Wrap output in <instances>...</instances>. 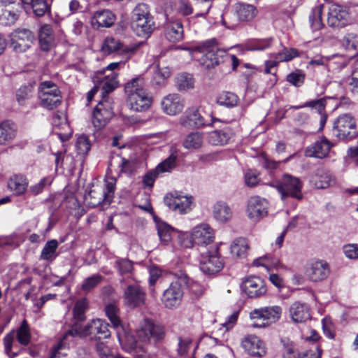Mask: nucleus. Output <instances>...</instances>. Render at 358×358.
<instances>
[{"mask_svg":"<svg viewBox=\"0 0 358 358\" xmlns=\"http://www.w3.org/2000/svg\"><path fill=\"white\" fill-rule=\"evenodd\" d=\"M124 91L131 110L141 112L148 109L151 106L152 96L145 88L143 78L137 77L128 82L125 85Z\"/></svg>","mask_w":358,"mask_h":358,"instance_id":"obj_1","label":"nucleus"},{"mask_svg":"<svg viewBox=\"0 0 358 358\" xmlns=\"http://www.w3.org/2000/svg\"><path fill=\"white\" fill-rule=\"evenodd\" d=\"M176 280L164 292L162 301L166 308L172 309L178 307L183 296L182 288L192 289L194 281L184 271H177L173 273Z\"/></svg>","mask_w":358,"mask_h":358,"instance_id":"obj_2","label":"nucleus"},{"mask_svg":"<svg viewBox=\"0 0 358 358\" xmlns=\"http://www.w3.org/2000/svg\"><path fill=\"white\" fill-rule=\"evenodd\" d=\"M199 268L207 275H213L219 273L224 266V259L219 252L217 245L202 248L200 250Z\"/></svg>","mask_w":358,"mask_h":358,"instance_id":"obj_3","label":"nucleus"},{"mask_svg":"<svg viewBox=\"0 0 358 358\" xmlns=\"http://www.w3.org/2000/svg\"><path fill=\"white\" fill-rule=\"evenodd\" d=\"M186 50L189 51L192 58L198 60L206 69L218 65L222 61L225 54L223 50L219 49L216 45H210V43H206L194 49L187 48Z\"/></svg>","mask_w":358,"mask_h":358,"instance_id":"obj_4","label":"nucleus"},{"mask_svg":"<svg viewBox=\"0 0 358 358\" xmlns=\"http://www.w3.org/2000/svg\"><path fill=\"white\" fill-rule=\"evenodd\" d=\"M280 306H265L254 309L250 313L252 320L251 326L255 328H265L277 322L282 315Z\"/></svg>","mask_w":358,"mask_h":358,"instance_id":"obj_5","label":"nucleus"},{"mask_svg":"<svg viewBox=\"0 0 358 358\" xmlns=\"http://www.w3.org/2000/svg\"><path fill=\"white\" fill-rule=\"evenodd\" d=\"M40 105L46 109L52 110L62 102L61 92L52 81L41 82L38 87Z\"/></svg>","mask_w":358,"mask_h":358,"instance_id":"obj_6","label":"nucleus"},{"mask_svg":"<svg viewBox=\"0 0 358 358\" xmlns=\"http://www.w3.org/2000/svg\"><path fill=\"white\" fill-rule=\"evenodd\" d=\"M334 135L341 140H351L358 135L355 119L350 114H343L334 122Z\"/></svg>","mask_w":358,"mask_h":358,"instance_id":"obj_7","label":"nucleus"},{"mask_svg":"<svg viewBox=\"0 0 358 358\" xmlns=\"http://www.w3.org/2000/svg\"><path fill=\"white\" fill-rule=\"evenodd\" d=\"M137 336L143 342H149L152 339L157 343L164 340L166 331L162 324L155 323L150 319L144 318L139 323Z\"/></svg>","mask_w":358,"mask_h":358,"instance_id":"obj_8","label":"nucleus"},{"mask_svg":"<svg viewBox=\"0 0 358 358\" xmlns=\"http://www.w3.org/2000/svg\"><path fill=\"white\" fill-rule=\"evenodd\" d=\"M122 64H124L122 62H113L105 69L96 72L94 83H100L103 94H109L117 87L118 73L115 71Z\"/></svg>","mask_w":358,"mask_h":358,"instance_id":"obj_9","label":"nucleus"},{"mask_svg":"<svg viewBox=\"0 0 358 358\" xmlns=\"http://www.w3.org/2000/svg\"><path fill=\"white\" fill-rule=\"evenodd\" d=\"M10 47L15 52H24L30 49L36 41V37L32 31L25 28L15 29L9 35Z\"/></svg>","mask_w":358,"mask_h":358,"instance_id":"obj_10","label":"nucleus"},{"mask_svg":"<svg viewBox=\"0 0 358 358\" xmlns=\"http://www.w3.org/2000/svg\"><path fill=\"white\" fill-rule=\"evenodd\" d=\"M108 95V94H103L101 91L102 99L93 112L92 124L98 129L105 126L113 115L112 103Z\"/></svg>","mask_w":358,"mask_h":358,"instance_id":"obj_11","label":"nucleus"},{"mask_svg":"<svg viewBox=\"0 0 358 358\" xmlns=\"http://www.w3.org/2000/svg\"><path fill=\"white\" fill-rule=\"evenodd\" d=\"M302 185L299 178L289 174H285L280 182H278L276 188L281 194L282 199L292 196L301 199Z\"/></svg>","mask_w":358,"mask_h":358,"instance_id":"obj_12","label":"nucleus"},{"mask_svg":"<svg viewBox=\"0 0 358 358\" xmlns=\"http://www.w3.org/2000/svg\"><path fill=\"white\" fill-rule=\"evenodd\" d=\"M192 241H187V243H182L185 247H190L192 243L196 245L203 246L213 243L215 239V233L212 227L206 223H202L195 226L191 231Z\"/></svg>","mask_w":358,"mask_h":358,"instance_id":"obj_13","label":"nucleus"},{"mask_svg":"<svg viewBox=\"0 0 358 358\" xmlns=\"http://www.w3.org/2000/svg\"><path fill=\"white\" fill-rule=\"evenodd\" d=\"M164 203L169 209L180 214H186L192 210L194 198L177 192L167 194L164 199Z\"/></svg>","mask_w":358,"mask_h":358,"instance_id":"obj_14","label":"nucleus"},{"mask_svg":"<svg viewBox=\"0 0 358 358\" xmlns=\"http://www.w3.org/2000/svg\"><path fill=\"white\" fill-rule=\"evenodd\" d=\"M80 337V331L76 327H72L60 338L58 343L54 345L50 352L49 358H61L67 355L70 342L73 338Z\"/></svg>","mask_w":358,"mask_h":358,"instance_id":"obj_15","label":"nucleus"},{"mask_svg":"<svg viewBox=\"0 0 358 358\" xmlns=\"http://www.w3.org/2000/svg\"><path fill=\"white\" fill-rule=\"evenodd\" d=\"M20 3L15 0H0V23L13 24L19 17Z\"/></svg>","mask_w":358,"mask_h":358,"instance_id":"obj_16","label":"nucleus"},{"mask_svg":"<svg viewBox=\"0 0 358 358\" xmlns=\"http://www.w3.org/2000/svg\"><path fill=\"white\" fill-rule=\"evenodd\" d=\"M146 293L139 285H129L124 291V303L130 308H135L144 305Z\"/></svg>","mask_w":358,"mask_h":358,"instance_id":"obj_17","label":"nucleus"},{"mask_svg":"<svg viewBox=\"0 0 358 358\" xmlns=\"http://www.w3.org/2000/svg\"><path fill=\"white\" fill-rule=\"evenodd\" d=\"M243 292L249 298H259L266 293L265 281L260 277L251 275L246 278L241 286Z\"/></svg>","mask_w":358,"mask_h":358,"instance_id":"obj_18","label":"nucleus"},{"mask_svg":"<svg viewBox=\"0 0 358 358\" xmlns=\"http://www.w3.org/2000/svg\"><path fill=\"white\" fill-rule=\"evenodd\" d=\"M216 120L212 118L210 122L206 121L196 108H188L180 117V123L185 128L194 129L205 126H211Z\"/></svg>","mask_w":358,"mask_h":358,"instance_id":"obj_19","label":"nucleus"},{"mask_svg":"<svg viewBox=\"0 0 358 358\" xmlns=\"http://www.w3.org/2000/svg\"><path fill=\"white\" fill-rule=\"evenodd\" d=\"M108 324L101 319L92 320L83 329H78L80 331V336L83 335H95L99 339L108 338L110 336V331L108 329Z\"/></svg>","mask_w":358,"mask_h":358,"instance_id":"obj_20","label":"nucleus"},{"mask_svg":"<svg viewBox=\"0 0 358 358\" xmlns=\"http://www.w3.org/2000/svg\"><path fill=\"white\" fill-rule=\"evenodd\" d=\"M164 32L166 38L172 43L181 41L183 38V26L180 20L169 17L164 24Z\"/></svg>","mask_w":358,"mask_h":358,"instance_id":"obj_21","label":"nucleus"},{"mask_svg":"<svg viewBox=\"0 0 358 358\" xmlns=\"http://www.w3.org/2000/svg\"><path fill=\"white\" fill-rule=\"evenodd\" d=\"M307 273L311 281L320 282L329 276L330 273V266L324 260H313L309 264Z\"/></svg>","mask_w":358,"mask_h":358,"instance_id":"obj_22","label":"nucleus"},{"mask_svg":"<svg viewBox=\"0 0 358 358\" xmlns=\"http://www.w3.org/2000/svg\"><path fill=\"white\" fill-rule=\"evenodd\" d=\"M268 202L259 196L251 197L248 202V216L254 220H258L267 215Z\"/></svg>","mask_w":358,"mask_h":358,"instance_id":"obj_23","label":"nucleus"},{"mask_svg":"<svg viewBox=\"0 0 358 358\" xmlns=\"http://www.w3.org/2000/svg\"><path fill=\"white\" fill-rule=\"evenodd\" d=\"M162 110L169 115L180 113L185 106L184 100L178 94H169L165 96L161 103Z\"/></svg>","mask_w":358,"mask_h":358,"instance_id":"obj_24","label":"nucleus"},{"mask_svg":"<svg viewBox=\"0 0 358 358\" xmlns=\"http://www.w3.org/2000/svg\"><path fill=\"white\" fill-rule=\"evenodd\" d=\"M331 147L332 144L327 138H321L306 148L305 155L309 157L323 159L328 155Z\"/></svg>","mask_w":358,"mask_h":358,"instance_id":"obj_25","label":"nucleus"},{"mask_svg":"<svg viewBox=\"0 0 358 358\" xmlns=\"http://www.w3.org/2000/svg\"><path fill=\"white\" fill-rule=\"evenodd\" d=\"M348 18V12L345 8L338 4L330 6L327 16V22L331 27H339L345 24Z\"/></svg>","mask_w":358,"mask_h":358,"instance_id":"obj_26","label":"nucleus"},{"mask_svg":"<svg viewBox=\"0 0 358 358\" xmlns=\"http://www.w3.org/2000/svg\"><path fill=\"white\" fill-rule=\"evenodd\" d=\"M138 48V45L124 46L120 42L119 40L112 37L106 38L102 45L103 51L108 54L113 52L120 51L128 57H130L132 54H134Z\"/></svg>","mask_w":358,"mask_h":358,"instance_id":"obj_27","label":"nucleus"},{"mask_svg":"<svg viewBox=\"0 0 358 358\" xmlns=\"http://www.w3.org/2000/svg\"><path fill=\"white\" fill-rule=\"evenodd\" d=\"M243 349L252 356L262 357L266 353L264 343L256 336H248L242 341Z\"/></svg>","mask_w":358,"mask_h":358,"instance_id":"obj_28","label":"nucleus"},{"mask_svg":"<svg viewBox=\"0 0 358 358\" xmlns=\"http://www.w3.org/2000/svg\"><path fill=\"white\" fill-rule=\"evenodd\" d=\"M131 25L136 34L143 38L149 37L155 29V23L153 17L131 21Z\"/></svg>","mask_w":358,"mask_h":358,"instance_id":"obj_29","label":"nucleus"},{"mask_svg":"<svg viewBox=\"0 0 358 358\" xmlns=\"http://www.w3.org/2000/svg\"><path fill=\"white\" fill-rule=\"evenodd\" d=\"M38 42L43 51H49L55 44V35L50 24H44L38 30Z\"/></svg>","mask_w":358,"mask_h":358,"instance_id":"obj_30","label":"nucleus"},{"mask_svg":"<svg viewBox=\"0 0 358 358\" xmlns=\"http://www.w3.org/2000/svg\"><path fill=\"white\" fill-rule=\"evenodd\" d=\"M289 315L292 320L296 322H304L310 319V313L308 306L305 303L295 301L289 307Z\"/></svg>","mask_w":358,"mask_h":358,"instance_id":"obj_31","label":"nucleus"},{"mask_svg":"<svg viewBox=\"0 0 358 358\" xmlns=\"http://www.w3.org/2000/svg\"><path fill=\"white\" fill-rule=\"evenodd\" d=\"M17 127L10 120L0 123V145H6L10 143L16 136Z\"/></svg>","mask_w":358,"mask_h":358,"instance_id":"obj_32","label":"nucleus"},{"mask_svg":"<svg viewBox=\"0 0 358 358\" xmlns=\"http://www.w3.org/2000/svg\"><path fill=\"white\" fill-rule=\"evenodd\" d=\"M116 20L115 14L107 9L96 11L92 17V24L98 27H110Z\"/></svg>","mask_w":358,"mask_h":358,"instance_id":"obj_33","label":"nucleus"},{"mask_svg":"<svg viewBox=\"0 0 358 358\" xmlns=\"http://www.w3.org/2000/svg\"><path fill=\"white\" fill-rule=\"evenodd\" d=\"M213 217L219 222L224 223L232 217V211L229 206L223 201H217L213 206Z\"/></svg>","mask_w":358,"mask_h":358,"instance_id":"obj_34","label":"nucleus"},{"mask_svg":"<svg viewBox=\"0 0 358 358\" xmlns=\"http://www.w3.org/2000/svg\"><path fill=\"white\" fill-rule=\"evenodd\" d=\"M103 187L99 185L94 186L87 195L85 196V201L90 208H95L102 202H106Z\"/></svg>","mask_w":358,"mask_h":358,"instance_id":"obj_35","label":"nucleus"},{"mask_svg":"<svg viewBox=\"0 0 358 358\" xmlns=\"http://www.w3.org/2000/svg\"><path fill=\"white\" fill-rule=\"evenodd\" d=\"M249 248L248 241L240 237L233 241L230 246V251L234 257L243 259L247 257Z\"/></svg>","mask_w":358,"mask_h":358,"instance_id":"obj_36","label":"nucleus"},{"mask_svg":"<svg viewBox=\"0 0 358 358\" xmlns=\"http://www.w3.org/2000/svg\"><path fill=\"white\" fill-rule=\"evenodd\" d=\"M235 11L237 17L241 21H250L252 20L257 13V10L253 5L243 3L236 4Z\"/></svg>","mask_w":358,"mask_h":358,"instance_id":"obj_37","label":"nucleus"},{"mask_svg":"<svg viewBox=\"0 0 358 358\" xmlns=\"http://www.w3.org/2000/svg\"><path fill=\"white\" fill-rule=\"evenodd\" d=\"M232 136L230 129L215 130L209 134V142L215 145H222L228 143Z\"/></svg>","mask_w":358,"mask_h":358,"instance_id":"obj_38","label":"nucleus"},{"mask_svg":"<svg viewBox=\"0 0 358 358\" xmlns=\"http://www.w3.org/2000/svg\"><path fill=\"white\" fill-rule=\"evenodd\" d=\"M313 181L318 189L327 188L334 182L331 174L322 169H318L316 171Z\"/></svg>","mask_w":358,"mask_h":358,"instance_id":"obj_39","label":"nucleus"},{"mask_svg":"<svg viewBox=\"0 0 358 358\" xmlns=\"http://www.w3.org/2000/svg\"><path fill=\"white\" fill-rule=\"evenodd\" d=\"M8 186L15 194L20 195L26 191L28 182L23 176H15L9 180Z\"/></svg>","mask_w":358,"mask_h":358,"instance_id":"obj_40","label":"nucleus"},{"mask_svg":"<svg viewBox=\"0 0 358 358\" xmlns=\"http://www.w3.org/2000/svg\"><path fill=\"white\" fill-rule=\"evenodd\" d=\"M324 5L322 3L317 4L311 11L309 16V21L313 30H319L323 27L322 21V15Z\"/></svg>","mask_w":358,"mask_h":358,"instance_id":"obj_41","label":"nucleus"},{"mask_svg":"<svg viewBox=\"0 0 358 358\" xmlns=\"http://www.w3.org/2000/svg\"><path fill=\"white\" fill-rule=\"evenodd\" d=\"M58 248V242L57 240H50L48 241L41 253V259L46 261L52 262L57 256V249Z\"/></svg>","mask_w":358,"mask_h":358,"instance_id":"obj_42","label":"nucleus"},{"mask_svg":"<svg viewBox=\"0 0 358 358\" xmlns=\"http://www.w3.org/2000/svg\"><path fill=\"white\" fill-rule=\"evenodd\" d=\"M203 140L202 134L199 132H192L184 139L183 146L188 150L199 149L203 145Z\"/></svg>","mask_w":358,"mask_h":358,"instance_id":"obj_43","label":"nucleus"},{"mask_svg":"<svg viewBox=\"0 0 358 358\" xmlns=\"http://www.w3.org/2000/svg\"><path fill=\"white\" fill-rule=\"evenodd\" d=\"M194 85V78L190 74L183 73L176 78V86L179 91H187L192 89Z\"/></svg>","mask_w":358,"mask_h":358,"instance_id":"obj_44","label":"nucleus"},{"mask_svg":"<svg viewBox=\"0 0 358 358\" xmlns=\"http://www.w3.org/2000/svg\"><path fill=\"white\" fill-rule=\"evenodd\" d=\"M177 340L176 351L178 355L180 357L186 355L192 344V337L187 334H180L178 336Z\"/></svg>","mask_w":358,"mask_h":358,"instance_id":"obj_45","label":"nucleus"},{"mask_svg":"<svg viewBox=\"0 0 358 358\" xmlns=\"http://www.w3.org/2000/svg\"><path fill=\"white\" fill-rule=\"evenodd\" d=\"M239 99L238 96L231 92H224L221 93L217 98V103L223 106L232 108L236 106L238 103Z\"/></svg>","mask_w":358,"mask_h":358,"instance_id":"obj_46","label":"nucleus"},{"mask_svg":"<svg viewBox=\"0 0 358 358\" xmlns=\"http://www.w3.org/2000/svg\"><path fill=\"white\" fill-rule=\"evenodd\" d=\"M153 17L149 6L144 3L137 4L131 12V21Z\"/></svg>","mask_w":358,"mask_h":358,"instance_id":"obj_47","label":"nucleus"},{"mask_svg":"<svg viewBox=\"0 0 358 358\" xmlns=\"http://www.w3.org/2000/svg\"><path fill=\"white\" fill-rule=\"evenodd\" d=\"M252 264L256 267L262 266L268 269L270 266L275 268L278 267L280 265V262L278 259L275 258L270 255H266L255 259L252 262Z\"/></svg>","mask_w":358,"mask_h":358,"instance_id":"obj_48","label":"nucleus"},{"mask_svg":"<svg viewBox=\"0 0 358 358\" xmlns=\"http://www.w3.org/2000/svg\"><path fill=\"white\" fill-rule=\"evenodd\" d=\"M171 75V71L169 68L165 66L159 68L157 67V69L155 71L152 82L153 85L162 87L165 85L166 80Z\"/></svg>","mask_w":358,"mask_h":358,"instance_id":"obj_49","label":"nucleus"},{"mask_svg":"<svg viewBox=\"0 0 358 358\" xmlns=\"http://www.w3.org/2000/svg\"><path fill=\"white\" fill-rule=\"evenodd\" d=\"M158 236L162 242L167 243L173 237L174 234L173 229L165 222H158L157 224Z\"/></svg>","mask_w":358,"mask_h":358,"instance_id":"obj_50","label":"nucleus"},{"mask_svg":"<svg viewBox=\"0 0 358 358\" xmlns=\"http://www.w3.org/2000/svg\"><path fill=\"white\" fill-rule=\"evenodd\" d=\"M88 301L86 298L78 300L73 310V315L78 321H83L85 319V312L88 308Z\"/></svg>","mask_w":358,"mask_h":358,"instance_id":"obj_51","label":"nucleus"},{"mask_svg":"<svg viewBox=\"0 0 358 358\" xmlns=\"http://www.w3.org/2000/svg\"><path fill=\"white\" fill-rule=\"evenodd\" d=\"M32 96L33 87L31 85L22 86L16 92V100L20 106L26 105Z\"/></svg>","mask_w":358,"mask_h":358,"instance_id":"obj_52","label":"nucleus"},{"mask_svg":"<svg viewBox=\"0 0 358 358\" xmlns=\"http://www.w3.org/2000/svg\"><path fill=\"white\" fill-rule=\"evenodd\" d=\"M105 311L115 329L122 327V323L118 316L119 309L115 304H108L105 308Z\"/></svg>","mask_w":358,"mask_h":358,"instance_id":"obj_53","label":"nucleus"},{"mask_svg":"<svg viewBox=\"0 0 358 358\" xmlns=\"http://www.w3.org/2000/svg\"><path fill=\"white\" fill-rule=\"evenodd\" d=\"M27 5L31 7L34 14L37 17L43 16L50 10V6L45 0H31Z\"/></svg>","mask_w":358,"mask_h":358,"instance_id":"obj_54","label":"nucleus"},{"mask_svg":"<svg viewBox=\"0 0 358 358\" xmlns=\"http://www.w3.org/2000/svg\"><path fill=\"white\" fill-rule=\"evenodd\" d=\"M298 56L299 52L297 50L285 48L281 52L272 55V57L280 62L290 61Z\"/></svg>","mask_w":358,"mask_h":358,"instance_id":"obj_55","label":"nucleus"},{"mask_svg":"<svg viewBox=\"0 0 358 358\" xmlns=\"http://www.w3.org/2000/svg\"><path fill=\"white\" fill-rule=\"evenodd\" d=\"M17 339L23 345H28L30 341L29 328L25 320L22 321L20 327L17 331Z\"/></svg>","mask_w":358,"mask_h":358,"instance_id":"obj_56","label":"nucleus"},{"mask_svg":"<svg viewBox=\"0 0 358 358\" xmlns=\"http://www.w3.org/2000/svg\"><path fill=\"white\" fill-rule=\"evenodd\" d=\"M272 38L256 39L248 44V49L252 51H262L271 47Z\"/></svg>","mask_w":358,"mask_h":358,"instance_id":"obj_57","label":"nucleus"},{"mask_svg":"<svg viewBox=\"0 0 358 358\" xmlns=\"http://www.w3.org/2000/svg\"><path fill=\"white\" fill-rule=\"evenodd\" d=\"M342 45L347 50L358 52V36L353 33L347 34L342 40Z\"/></svg>","mask_w":358,"mask_h":358,"instance_id":"obj_58","label":"nucleus"},{"mask_svg":"<svg viewBox=\"0 0 358 358\" xmlns=\"http://www.w3.org/2000/svg\"><path fill=\"white\" fill-rule=\"evenodd\" d=\"M116 178L110 177L105 180V187L103 188L104 196L106 198V203L109 204L113 197L115 189Z\"/></svg>","mask_w":358,"mask_h":358,"instance_id":"obj_59","label":"nucleus"},{"mask_svg":"<svg viewBox=\"0 0 358 358\" xmlns=\"http://www.w3.org/2000/svg\"><path fill=\"white\" fill-rule=\"evenodd\" d=\"M176 158L177 155L172 153L168 158L158 164L155 169L159 173L169 172L175 167Z\"/></svg>","mask_w":358,"mask_h":358,"instance_id":"obj_60","label":"nucleus"},{"mask_svg":"<svg viewBox=\"0 0 358 358\" xmlns=\"http://www.w3.org/2000/svg\"><path fill=\"white\" fill-rule=\"evenodd\" d=\"M115 266L121 275L130 273L133 270V262L127 258H117Z\"/></svg>","mask_w":358,"mask_h":358,"instance_id":"obj_61","label":"nucleus"},{"mask_svg":"<svg viewBox=\"0 0 358 358\" xmlns=\"http://www.w3.org/2000/svg\"><path fill=\"white\" fill-rule=\"evenodd\" d=\"M281 343L283 346V358H297L298 354L292 341L287 338H284L281 340Z\"/></svg>","mask_w":358,"mask_h":358,"instance_id":"obj_62","label":"nucleus"},{"mask_svg":"<svg viewBox=\"0 0 358 358\" xmlns=\"http://www.w3.org/2000/svg\"><path fill=\"white\" fill-rule=\"evenodd\" d=\"M91 145L89 138L85 135H80L76 141V148L78 154L86 155L90 150Z\"/></svg>","mask_w":358,"mask_h":358,"instance_id":"obj_63","label":"nucleus"},{"mask_svg":"<svg viewBox=\"0 0 358 358\" xmlns=\"http://www.w3.org/2000/svg\"><path fill=\"white\" fill-rule=\"evenodd\" d=\"M305 75L300 71L296 70L294 72L290 73L287 76V80L294 85L295 87H299L304 83Z\"/></svg>","mask_w":358,"mask_h":358,"instance_id":"obj_64","label":"nucleus"}]
</instances>
